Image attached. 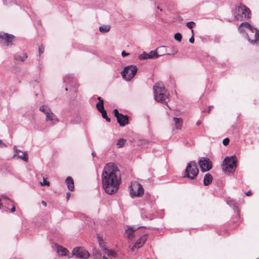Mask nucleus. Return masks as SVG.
Masks as SVG:
<instances>
[{"label":"nucleus","instance_id":"obj_1","mask_svg":"<svg viewBox=\"0 0 259 259\" xmlns=\"http://www.w3.org/2000/svg\"><path fill=\"white\" fill-rule=\"evenodd\" d=\"M102 179L105 192L109 195L114 194L118 190L121 182L119 169L112 163H107L102 172Z\"/></svg>","mask_w":259,"mask_h":259},{"label":"nucleus","instance_id":"obj_2","mask_svg":"<svg viewBox=\"0 0 259 259\" xmlns=\"http://www.w3.org/2000/svg\"><path fill=\"white\" fill-rule=\"evenodd\" d=\"M245 29L249 31V32L246 33V38L248 41L252 45L258 44L259 30L256 28L252 27L250 24L247 22L242 23L238 28V30L242 33L245 31Z\"/></svg>","mask_w":259,"mask_h":259},{"label":"nucleus","instance_id":"obj_3","mask_svg":"<svg viewBox=\"0 0 259 259\" xmlns=\"http://www.w3.org/2000/svg\"><path fill=\"white\" fill-rule=\"evenodd\" d=\"M153 91L154 99L156 101L161 103L167 104L165 100L168 98L169 94L168 91L165 89L162 83H156L153 87Z\"/></svg>","mask_w":259,"mask_h":259},{"label":"nucleus","instance_id":"obj_4","mask_svg":"<svg viewBox=\"0 0 259 259\" xmlns=\"http://www.w3.org/2000/svg\"><path fill=\"white\" fill-rule=\"evenodd\" d=\"M234 15L235 19L242 21L251 17V12L248 8L245 5L240 4L236 7Z\"/></svg>","mask_w":259,"mask_h":259},{"label":"nucleus","instance_id":"obj_5","mask_svg":"<svg viewBox=\"0 0 259 259\" xmlns=\"http://www.w3.org/2000/svg\"><path fill=\"white\" fill-rule=\"evenodd\" d=\"M237 159L235 155L226 157L223 162V170L225 172H233L237 167Z\"/></svg>","mask_w":259,"mask_h":259},{"label":"nucleus","instance_id":"obj_6","mask_svg":"<svg viewBox=\"0 0 259 259\" xmlns=\"http://www.w3.org/2000/svg\"><path fill=\"white\" fill-rule=\"evenodd\" d=\"M198 172L199 170L196 163L194 161H192L188 164L184 177L190 180H194L197 176Z\"/></svg>","mask_w":259,"mask_h":259},{"label":"nucleus","instance_id":"obj_7","mask_svg":"<svg viewBox=\"0 0 259 259\" xmlns=\"http://www.w3.org/2000/svg\"><path fill=\"white\" fill-rule=\"evenodd\" d=\"M39 110L46 115V120L50 122V124L54 125L58 121L57 116L52 112L50 107L46 105H42L39 107Z\"/></svg>","mask_w":259,"mask_h":259},{"label":"nucleus","instance_id":"obj_8","mask_svg":"<svg viewBox=\"0 0 259 259\" xmlns=\"http://www.w3.org/2000/svg\"><path fill=\"white\" fill-rule=\"evenodd\" d=\"M138 71L136 66L131 65L126 66L121 72L122 77L126 81H130L133 79Z\"/></svg>","mask_w":259,"mask_h":259},{"label":"nucleus","instance_id":"obj_9","mask_svg":"<svg viewBox=\"0 0 259 259\" xmlns=\"http://www.w3.org/2000/svg\"><path fill=\"white\" fill-rule=\"evenodd\" d=\"M130 194L132 197H140L144 193V189L141 184L138 182H135L129 187Z\"/></svg>","mask_w":259,"mask_h":259},{"label":"nucleus","instance_id":"obj_10","mask_svg":"<svg viewBox=\"0 0 259 259\" xmlns=\"http://www.w3.org/2000/svg\"><path fill=\"white\" fill-rule=\"evenodd\" d=\"M72 255L77 258L87 259L90 256V253L83 247H76L72 250Z\"/></svg>","mask_w":259,"mask_h":259},{"label":"nucleus","instance_id":"obj_11","mask_svg":"<svg viewBox=\"0 0 259 259\" xmlns=\"http://www.w3.org/2000/svg\"><path fill=\"white\" fill-rule=\"evenodd\" d=\"M198 163L202 172L207 171L212 168L211 162L207 158H203Z\"/></svg>","mask_w":259,"mask_h":259},{"label":"nucleus","instance_id":"obj_12","mask_svg":"<svg viewBox=\"0 0 259 259\" xmlns=\"http://www.w3.org/2000/svg\"><path fill=\"white\" fill-rule=\"evenodd\" d=\"M162 55V54H158L156 50L151 51L148 53L144 52L142 54L139 56V59L140 60H145L147 59L157 58Z\"/></svg>","mask_w":259,"mask_h":259},{"label":"nucleus","instance_id":"obj_13","mask_svg":"<svg viewBox=\"0 0 259 259\" xmlns=\"http://www.w3.org/2000/svg\"><path fill=\"white\" fill-rule=\"evenodd\" d=\"M15 38V36L14 35L9 34L8 33L0 34V38L4 40L7 46H9L12 45V41Z\"/></svg>","mask_w":259,"mask_h":259},{"label":"nucleus","instance_id":"obj_14","mask_svg":"<svg viewBox=\"0 0 259 259\" xmlns=\"http://www.w3.org/2000/svg\"><path fill=\"white\" fill-rule=\"evenodd\" d=\"M117 121L120 126H124L128 123L129 116L122 114L119 117H117Z\"/></svg>","mask_w":259,"mask_h":259},{"label":"nucleus","instance_id":"obj_15","mask_svg":"<svg viewBox=\"0 0 259 259\" xmlns=\"http://www.w3.org/2000/svg\"><path fill=\"white\" fill-rule=\"evenodd\" d=\"M147 239V236L146 235H144L141 236L135 243L134 245V247L136 248H139L143 245L146 241Z\"/></svg>","mask_w":259,"mask_h":259},{"label":"nucleus","instance_id":"obj_16","mask_svg":"<svg viewBox=\"0 0 259 259\" xmlns=\"http://www.w3.org/2000/svg\"><path fill=\"white\" fill-rule=\"evenodd\" d=\"M56 245L57 246V252L61 256H66L68 255V253H69V251L67 248L63 247V246L59 245L56 244Z\"/></svg>","mask_w":259,"mask_h":259},{"label":"nucleus","instance_id":"obj_17","mask_svg":"<svg viewBox=\"0 0 259 259\" xmlns=\"http://www.w3.org/2000/svg\"><path fill=\"white\" fill-rule=\"evenodd\" d=\"M66 183L67 185L68 189L72 191L74 189V181L71 177H68L66 179Z\"/></svg>","mask_w":259,"mask_h":259},{"label":"nucleus","instance_id":"obj_18","mask_svg":"<svg viewBox=\"0 0 259 259\" xmlns=\"http://www.w3.org/2000/svg\"><path fill=\"white\" fill-rule=\"evenodd\" d=\"M212 180V176L209 173H207L203 179V184L204 186H208L211 184Z\"/></svg>","mask_w":259,"mask_h":259},{"label":"nucleus","instance_id":"obj_19","mask_svg":"<svg viewBox=\"0 0 259 259\" xmlns=\"http://www.w3.org/2000/svg\"><path fill=\"white\" fill-rule=\"evenodd\" d=\"M27 58V55L26 53H23L22 54V56H21L19 54H15L14 55V59L16 61H20L21 62H23Z\"/></svg>","mask_w":259,"mask_h":259},{"label":"nucleus","instance_id":"obj_20","mask_svg":"<svg viewBox=\"0 0 259 259\" xmlns=\"http://www.w3.org/2000/svg\"><path fill=\"white\" fill-rule=\"evenodd\" d=\"M227 203L230 206L233 207L235 211L238 212L237 203L234 200H228Z\"/></svg>","mask_w":259,"mask_h":259},{"label":"nucleus","instance_id":"obj_21","mask_svg":"<svg viewBox=\"0 0 259 259\" xmlns=\"http://www.w3.org/2000/svg\"><path fill=\"white\" fill-rule=\"evenodd\" d=\"M16 157L23 160L25 162H28V153L26 151L23 152L22 155L18 154Z\"/></svg>","mask_w":259,"mask_h":259},{"label":"nucleus","instance_id":"obj_22","mask_svg":"<svg viewBox=\"0 0 259 259\" xmlns=\"http://www.w3.org/2000/svg\"><path fill=\"white\" fill-rule=\"evenodd\" d=\"M73 75L72 74L66 75L63 78L64 82L69 83L73 81Z\"/></svg>","mask_w":259,"mask_h":259},{"label":"nucleus","instance_id":"obj_23","mask_svg":"<svg viewBox=\"0 0 259 259\" xmlns=\"http://www.w3.org/2000/svg\"><path fill=\"white\" fill-rule=\"evenodd\" d=\"M177 128H180L182 125V119L181 118L174 117Z\"/></svg>","mask_w":259,"mask_h":259},{"label":"nucleus","instance_id":"obj_24","mask_svg":"<svg viewBox=\"0 0 259 259\" xmlns=\"http://www.w3.org/2000/svg\"><path fill=\"white\" fill-rule=\"evenodd\" d=\"M134 231L133 228H128L125 231V233L128 239H132L134 238L133 234Z\"/></svg>","mask_w":259,"mask_h":259},{"label":"nucleus","instance_id":"obj_25","mask_svg":"<svg viewBox=\"0 0 259 259\" xmlns=\"http://www.w3.org/2000/svg\"><path fill=\"white\" fill-rule=\"evenodd\" d=\"M110 27L108 25H103L99 27V31L102 33H106L110 30Z\"/></svg>","mask_w":259,"mask_h":259},{"label":"nucleus","instance_id":"obj_26","mask_svg":"<svg viewBox=\"0 0 259 259\" xmlns=\"http://www.w3.org/2000/svg\"><path fill=\"white\" fill-rule=\"evenodd\" d=\"M104 253L108 256H114L116 254L115 252L112 249H108L104 248Z\"/></svg>","mask_w":259,"mask_h":259},{"label":"nucleus","instance_id":"obj_27","mask_svg":"<svg viewBox=\"0 0 259 259\" xmlns=\"http://www.w3.org/2000/svg\"><path fill=\"white\" fill-rule=\"evenodd\" d=\"M100 112L101 113L102 116L103 118L105 119L108 122L110 121V118L108 117L107 114V112L105 109H103V110H102V111H101L100 110Z\"/></svg>","mask_w":259,"mask_h":259},{"label":"nucleus","instance_id":"obj_28","mask_svg":"<svg viewBox=\"0 0 259 259\" xmlns=\"http://www.w3.org/2000/svg\"><path fill=\"white\" fill-rule=\"evenodd\" d=\"M156 52H157L158 54L159 53H161L162 55L166 52V47L165 46H161L158 48L156 50Z\"/></svg>","mask_w":259,"mask_h":259},{"label":"nucleus","instance_id":"obj_29","mask_svg":"<svg viewBox=\"0 0 259 259\" xmlns=\"http://www.w3.org/2000/svg\"><path fill=\"white\" fill-rule=\"evenodd\" d=\"M7 201H11V200L6 196L3 195L0 197V209L3 205L2 201L7 202Z\"/></svg>","mask_w":259,"mask_h":259},{"label":"nucleus","instance_id":"obj_30","mask_svg":"<svg viewBox=\"0 0 259 259\" xmlns=\"http://www.w3.org/2000/svg\"><path fill=\"white\" fill-rule=\"evenodd\" d=\"M126 140L123 139L118 140L117 143V146L118 148H121L123 146L125 143Z\"/></svg>","mask_w":259,"mask_h":259},{"label":"nucleus","instance_id":"obj_31","mask_svg":"<svg viewBox=\"0 0 259 259\" xmlns=\"http://www.w3.org/2000/svg\"><path fill=\"white\" fill-rule=\"evenodd\" d=\"M174 38L176 40L180 42L182 40V35L180 33H179V32L176 33L175 34Z\"/></svg>","mask_w":259,"mask_h":259},{"label":"nucleus","instance_id":"obj_32","mask_svg":"<svg viewBox=\"0 0 259 259\" xmlns=\"http://www.w3.org/2000/svg\"><path fill=\"white\" fill-rule=\"evenodd\" d=\"M99 245L100 247L102 249L103 251L104 252V248L107 249L106 245L105 244V243L103 240H100V239H99Z\"/></svg>","mask_w":259,"mask_h":259},{"label":"nucleus","instance_id":"obj_33","mask_svg":"<svg viewBox=\"0 0 259 259\" xmlns=\"http://www.w3.org/2000/svg\"><path fill=\"white\" fill-rule=\"evenodd\" d=\"M13 149L14 151V154L13 155V157L15 158L18 155L19 152H20L21 151V150L17 149L15 146L14 147Z\"/></svg>","mask_w":259,"mask_h":259},{"label":"nucleus","instance_id":"obj_34","mask_svg":"<svg viewBox=\"0 0 259 259\" xmlns=\"http://www.w3.org/2000/svg\"><path fill=\"white\" fill-rule=\"evenodd\" d=\"M195 24V22L193 21L188 22L187 23L186 26L190 29H192L194 25Z\"/></svg>","mask_w":259,"mask_h":259},{"label":"nucleus","instance_id":"obj_35","mask_svg":"<svg viewBox=\"0 0 259 259\" xmlns=\"http://www.w3.org/2000/svg\"><path fill=\"white\" fill-rule=\"evenodd\" d=\"M41 186H49L50 185V182L46 180V179H43L42 182H40Z\"/></svg>","mask_w":259,"mask_h":259},{"label":"nucleus","instance_id":"obj_36","mask_svg":"<svg viewBox=\"0 0 259 259\" xmlns=\"http://www.w3.org/2000/svg\"><path fill=\"white\" fill-rule=\"evenodd\" d=\"M113 113L114 116L117 118V117H119L120 115H121V113H119L118 110L117 109H115L113 110Z\"/></svg>","mask_w":259,"mask_h":259},{"label":"nucleus","instance_id":"obj_37","mask_svg":"<svg viewBox=\"0 0 259 259\" xmlns=\"http://www.w3.org/2000/svg\"><path fill=\"white\" fill-rule=\"evenodd\" d=\"M229 142H230V140L229 138H226L225 139H224L223 141V144L224 146H227L229 143Z\"/></svg>","mask_w":259,"mask_h":259},{"label":"nucleus","instance_id":"obj_38","mask_svg":"<svg viewBox=\"0 0 259 259\" xmlns=\"http://www.w3.org/2000/svg\"><path fill=\"white\" fill-rule=\"evenodd\" d=\"M44 52V47L41 45L38 48V52L39 55H40L41 54H42Z\"/></svg>","mask_w":259,"mask_h":259},{"label":"nucleus","instance_id":"obj_39","mask_svg":"<svg viewBox=\"0 0 259 259\" xmlns=\"http://www.w3.org/2000/svg\"><path fill=\"white\" fill-rule=\"evenodd\" d=\"M98 103L100 104L101 109V110L104 109V101H103V100H100V101H99V102Z\"/></svg>","mask_w":259,"mask_h":259},{"label":"nucleus","instance_id":"obj_40","mask_svg":"<svg viewBox=\"0 0 259 259\" xmlns=\"http://www.w3.org/2000/svg\"><path fill=\"white\" fill-rule=\"evenodd\" d=\"M130 55L128 53H126L125 51H123L121 52V55L123 57H125L126 56H127Z\"/></svg>","mask_w":259,"mask_h":259},{"label":"nucleus","instance_id":"obj_41","mask_svg":"<svg viewBox=\"0 0 259 259\" xmlns=\"http://www.w3.org/2000/svg\"><path fill=\"white\" fill-rule=\"evenodd\" d=\"M93 253L96 255H99V256H101V254L96 249H93Z\"/></svg>","mask_w":259,"mask_h":259},{"label":"nucleus","instance_id":"obj_42","mask_svg":"<svg viewBox=\"0 0 259 259\" xmlns=\"http://www.w3.org/2000/svg\"><path fill=\"white\" fill-rule=\"evenodd\" d=\"M7 145L6 144L3 142L2 140H0V148L6 147Z\"/></svg>","mask_w":259,"mask_h":259},{"label":"nucleus","instance_id":"obj_43","mask_svg":"<svg viewBox=\"0 0 259 259\" xmlns=\"http://www.w3.org/2000/svg\"><path fill=\"white\" fill-rule=\"evenodd\" d=\"M189 42L191 43V44H193L194 42V37L193 36H192L190 39H189Z\"/></svg>","mask_w":259,"mask_h":259},{"label":"nucleus","instance_id":"obj_44","mask_svg":"<svg viewBox=\"0 0 259 259\" xmlns=\"http://www.w3.org/2000/svg\"><path fill=\"white\" fill-rule=\"evenodd\" d=\"M96 108H97V109L98 110V111L100 112V110L101 111H102V110L101 109V106H100V104H99V103H97L96 104Z\"/></svg>","mask_w":259,"mask_h":259},{"label":"nucleus","instance_id":"obj_45","mask_svg":"<svg viewBox=\"0 0 259 259\" xmlns=\"http://www.w3.org/2000/svg\"><path fill=\"white\" fill-rule=\"evenodd\" d=\"M15 210H16L15 207L14 206H13L12 207V208L11 209V210H10V212H15Z\"/></svg>","mask_w":259,"mask_h":259},{"label":"nucleus","instance_id":"obj_46","mask_svg":"<svg viewBox=\"0 0 259 259\" xmlns=\"http://www.w3.org/2000/svg\"><path fill=\"white\" fill-rule=\"evenodd\" d=\"M210 59L213 62H215L216 61V59L215 57H210Z\"/></svg>","mask_w":259,"mask_h":259},{"label":"nucleus","instance_id":"obj_47","mask_svg":"<svg viewBox=\"0 0 259 259\" xmlns=\"http://www.w3.org/2000/svg\"><path fill=\"white\" fill-rule=\"evenodd\" d=\"M70 192H68L66 194V198L67 200L69 199V197H70Z\"/></svg>","mask_w":259,"mask_h":259},{"label":"nucleus","instance_id":"obj_48","mask_svg":"<svg viewBox=\"0 0 259 259\" xmlns=\"http://www.w3.org/2000/svg\"><path fill=\"white\" fill-rule=\"evenodd\" d=\"M252 193L250 191H248L246 193V195L247 196H250L251 195Z\"/></svg>","mask_w":259,"mask_h":259},{"label":"nucleus","instance_id":"obj_49","mask_svg":"<svg viewBox=\"0 0 259 259\" xmlns=\"http://www.w3.org/2000/svg\"><path fill=\"white\" fill-rule=\"evenodd\" d=\"M41 203L43 205H44L45 206H47V202L44 200H42L41 201Z\"/></svg>","mask_w":259,"mask_h":259},{"label":"nucleus","instance_id":"obj_50","mask_svg":"<svg viewBox=\"0 0 259 259\" xmlns=\"http://www.w3.org/2000/svg\"><path fill=\"white\" fill-rule=\"evenodd\" d=\"M212 108H213V106H209V110H208V113H209V112H210V111L211 109H212Z\"/></svg>","mask_w":259,"mask_h":259},{"label":"nucleus","instance_id":"obj_51","mask_svg":"<svg viewBox=\"0 0 259 259\" xmlns=\"http://www.w3.org/2000/svg\"><path fill=\"white\" fill-rule=\"evenodd\" d=\"M142 217L143 218V219H145V218H148V217H147V215H144V214H142Z\"/></svg>","mask_w":259,"mask_h":259},{"label":"nucleus","instance_id":"obj_52","mask_svg":"<svg viewBox=\"0 0 259 259\" xmlns=\"http://www.w3.org/2000/svg\"><path fill=\"white\" fill-rule=\"evenodd\" d=\"M201 124V121H198L196 123V124L197 125H199L200 124Z\"/></svg>","mask_w":259,"mask_h":259},{"label":"nucleus","instance_id":"obj_53","mask_svg":"<svg viewBox=\"0 0 259 259\" xmlns=\"http://www.w3.org/2000/svg\"><path fill=\"white\" fill-rule=\"evenodd\" d=\"M92 155L93 157H95L96 156V153L94 151H93L92 153Z\"/></svg>","mask_w":259,"mask_h":259},{"label":"nucleus","instance_id":"obj_54","mask_svg":"<svg viewBox=\"0 0 259 259\" xmlns=\"http://www.w3.org/2000/svg\"><path fill=\"white\" fill-rule=\"evenodd\" d=\"M191 33H192V36H193L194 37V31L193 29H191Z\"/></svg>","mask_w":259,"mask_h":259},{"label":"nucleus","instance_id":"obj_55","mask_svg":"<svg viewBox=\"0 0 259 259\" xmlns=\"http://www.w3.org/2000/svg\"><path fill=\"white\" fill-rule=\"evenodd\" d=\"M97 99L99 100V101H100V100H102V99H101V98L100 97H98L97 98Z\"/></svg>","mask_w":259,"mask_h":259},{"label":"nucleus","instance_id":"obj_56","mask_svg":"<svg viewBox=\"0 0 259 259\" xmlns=\"http://www.w3.org/2000/svg\"><path fill=\"white\" fill-rule=\"evenodd\" d=\"M141 142H142V143H146V142H147L146 141H145V140H143V141H142Z\"/></svg>","mask_w":259,"mask_h":259},{"label":"nucleus","instance_id":"obj_57","mask_svg":"<svg viewBox=\"0 0 259 259\" xmlns=\"http://www.w3.org/2000/svg\"><path fill=\"white\" fill-rule=\"evenodd\" d=\"M103 259H108V258H107V257H106V256H103Z\"/></svg>","mask_w":259,"mask_h":259},{"label":"nucleus","instance_id":"obj_58","mask_svg":"<svg viewBox=\"0 0 259 259\" xmlns=\"http://www.w3.org/2000/svg\"><path fill=\"white\" fill-rule=\"evenodd\" d=\"M157 8H158V9H159L161 11H162V9H160L159 7H158H158H157Z\"/></svg>","mask_w":259,"mask_h":259},{"label":"nucleus","instance_id":"obj_59","mask_svg":"<svg viewBox=\"0 0 259 259\" xmlns=\"http://www.w3.org/2000/svg\"><path fill=\"white\" fill-rule=\"evenodd\" d=\"M145 228V227H144L142 226V227H139L138 228Z\"/></svg>","mask_w":259,"mask_h":259},{"label":"nucleus","instance_id":"obj_60","mask_svg":"<svg viewBox=\"0 0 259 259\" xmlns=\"http://www.w3.org/2000/svg\"><path fill=\"white\" fill-rule=\"evenodd\" d=\"M65 91H68V88H66L65 89Z\"/></svg>","mask_w":259,"mask_h":259},{"label":"nucleus","instance_id":"obj_61","mask_svg":"<svg viewBox=\"0 0 259 259\" xmlns=\"http://www.w3.org/2000/svg\"><path fill=\"white\" fill-rule=\"evenodd\" d=\"M257 259H259V258H257Z\"/></svg>","mask_w":259,"mask_h":259}]
</instances>
